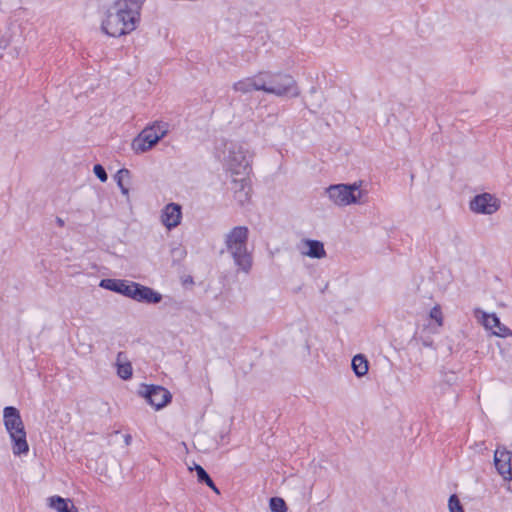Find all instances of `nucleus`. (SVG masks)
I'll use <instances>...</instances> for the list:
<instances>
[{
    "label": "nucleus",
    "instance_id": "nucleus-1",
    "mask_svg": "<svg viewBox=\"0 0 512 512\" xmlns=\"http://www.w3.org/2000/svg\"><path fill=\"white\" fill-rule=\"evenodd\" d=\"M145 0H117L108 9L102 30L109 36L119 37L136 29L140 10Z\"/></svg>",
    "mask_w": 512,
    "mask_h": 512
},
{
    "label": "nucleus",
    "instance_id": "nucleus-2",
    "mask_svg": "<svg viewBox=\"0 0 512 512\" xmlns=\"http://www.w3.org/2000/svg\"><path fill=\"white\" fill-rule=\"evenodd\" d=\"M249 230L245 226H236L224 238L225 248L232 257L239 271L248 274L251 271L253 258L248 251Z\"/></svg>",
    "mask_w": 512,
    "mask_h": 512
},
{
    "label": "nucleus",
    "instance_id": "nucleus-3",
    "mask_svg": "<svg viewBox=\"0 0 512 512\" xmlns=\"http://www.w3.org/2000/svg\"><path fill=\"white\" fill-rule=\"evenodd\" d=\"M260 91L277 97H298L300 89L296 80L289 74L262 71L258 73Z\"/></svg>",
    "mask_w": 512,
    "mask_h": 512
},
{
    "label": "nucleus",
    "instance_id": "nucleus-4",
    "mask_svg": "<svg viewBox=\"0 0 512 512\" xmlns=\"http://www.w3.org/2000/svg\"><path fill=\"white\" fill-rule=\"evenodd\" d=\"M3 421L12 442L13 454L17 456L27 454L29 445L19 410L13 406L5 407L3 410Z\"/></svg>",
    "mask_w": 512,
    "mask_h": 512
},
{
    "label": "nucleus",
    "instance_id": "nucleus-5",
    "mask_svg": "<svg viewBox=\"0 0 512 512\" xmlns=\"http://www.w3.org/2000/svg\"><path fill=\"white\" fill-rule=\"evenodd\" d=\"M252 155L244 144L228 142L225 144L223 161L226 168L236 175H247L250 171Z\"/></svg>",
    "mask_w": 512,
    "mask_h": 512
},
{
    "label": "nucleus",
    "instance_id": "nucleus-6",
    "mask_svg": "<svg viewBox=\"0 0 512 512\" xmlns=\"http://www.w3.org/2000/svg\"><path fill=\"white\" fill-rule=\"evenodd\" d=\"M168 132L167 125L162 122H155L153 125L144 128L136 136L131 144L136 154H142L152 149Z\"/></svg>",
    "mask_w": 512,
    "mask_h": 512
},
{
    "label": "nucleus",
    "instance_id": "nucleus-7",
    "mask_svg": "<svg viewBox=\"0 0 512 512\" xmlns=\"http://www.w3.org/2000/svg\"><path fill=\"white\" fill-rule=\"evenodd\" d=\"M329 199L337 206H347L360 203L365 193L360 189V184H336L326 188Z\"/></svg>",
    "mask_w": 512,
    "mask_h": 512
},
{
    "label": "nucleus",
    "instance_id": "nucleus-8",
    "mask_svg": "<svg viewBox=\"0 0 512 512\" xmlns=\"http://www.w3.org/2000/svg\"><path fill=\"white\" fill-rule=\"evenodd\" d=\"M139 393L157 410L165 407L171 401L170 392L162 386L144 385Z\"/></svg>",
    "mask_w": 512,
    "mask_h": 512
},
{
    "label": "nucleus",
    "instance_id": "nucleus-9",
    "mask_svg": "<svg viewBox=\"0 0 512 512\" xmlns=\"http://www.w3.org/2000/svg\"><path fill=\"white\" fill-rule=\"evenodd\" d=\"M470 209L475 213L491 215L499 209V202L493 195L483 193L472 199Z\"/></svg>",
    "mask_w": 512,
    "mask_h": 512
},
{
    "label": "nucleus",
    "instance_id": "nucleus-10",
    "mask_svg": "<svg viewBox=\"0 0 512 512\" xmlns=\"http://www.w3.org/2000/svg\"><path fill=\"white\" fill-rule=\"evenodd\" d=\"M512 452L505 447H498L494 452V465L497 472L502 476L503 480L510 481L512 479Z\"/></svg>",
    "mask_w": 512,
    "mask_h": 512
},
{
    "label": "nucleus",
    "instance_id": "nucleus-11",
    "mask_svg": "<svg viewBox=\"0 0 512 512\" xmlns=\"http://www.w3.org/2000/svg\"><path fill=\"white\" fill-rule=\"evenodd\" d=\"M181 219L182 207L178 203H169L161 211V223L168 230H172L180 225Z\"/></svg>",
    "mask_w": 512,
    "mask_h": 512
},
{
    "label": "nucleus",
    "instance_id": "nucleus-12",
    "mask_svg": "<svg viewBox=\"0 0 512 512\" xmlns=\"http://www.w3.org/2000/svg\"><path fill=\"white\" fill-rule=\"evenodd\" d=\"M129 298L138 302L157 304L161 302L162 295L150 287L133 282Z\"/></svg>",
    "mask_w": 512,
    "mask_h": 512
},
{
    "label": "nucleus",
    "instance_id": "nucleus-13",
    "mask_svg": "<svg viewBox=\"0 0 512 512\" xmlns=\"http://www.w3.org/2000/svg\"><path fill=\"white\" fill-rule=\"evenodd\" d=\"M302 245L307 248V250H301L305 256L321 259L326 255L323 243L318 240L307 239L302 242Z\"/></svg>",
    "mask_w": 512,
    "mask_h": 512
},
{
    "label": "nucleus",
    "instance_id": "nucleus-14",
    "mask_svg": "<svg viewBox=\"0 0 512 512\" xmlns=\"http://www.w3.org/2000/svg\"><path fill=\"white\" fill-rule=\"evenodd\" d=\"M259 82L260 81L258 80V74H256L252 77H247L234 83L233 89L236 92H240L243 94L250 93L252 91H260Z\"/></svg>",
    "mask_w": 512,
    "mask_h": 512
},
{
    "label": "nucleus",
    "instance_id": "nucleus-15",
    "mask_svg": "<svg viewBox=\"0 0 512 512\" xmlns=\"http://www.w3.org/2000/svg\"><path fill=\"white\" fill-rule=\"evenodd\" d=\"M117 375L123 379L128 380L132 377V365L124 352H119L116 358Z\"/></svg>",
    "mask_w": 512,
    "mask_h": 512
},
{
    "label": "nucleus",
    "instance_id": "nucleus-16",
    "mask_svg": "<svg viewBox=\"0 0 512 512\" xmlns=\"http://www.w3.org/2000/svg\"><path fill=\"white\" fill-rule=\"evenodd\" d=\"M48 505L57 512H78L71 500L64 499L57 495L48 498Z\"/></svg>",
    "mask_w": 512,
    "mask_h": 512
},
{
    "label": "nucleus",
    "instance_id": "nucleus-17",
    "mask_svg": "<svg viewBox=\"0 0 512 512\" xmlns=\"http://www.w3.org/2000/svg\"><path fill=\"white\" fill-rule=\"evenodd\" d=\"M351 367L357 377H362L368 372V361L362 354L355 355Z\"/></svg>",
    "mask_w": 512,
    "mask_h": 512
},
{
    "label": "nucleus",
    "instance_id": "nucleus-18",
    "mask_svg": "<svg viewBox=\"0 0 512 512\" xmlns=\"http://www.w3.org/2000/svg\"><path fill=\"white\" fill-rule=\"evenodd\" d=\"M115 180L121 190V193L124 196L128 197L129 196L128 184L130 181V171L125 168L120 169L115 175Z\"/></svg>",
    "mask_w": 512,
    "mask_h": 512
},
{
    "label": "nucleus",
    "instance_id": "nucleus-19",
    "mask_svg": "<svg viewBox=\"0 0 512 512\" xmlns=\"http://www.w3.org/2000/svg\"><path fill=\"white\" fill-rule=\"evenodd\" d=\"M475 312L482 314V324L486 329L493 330L497 325L500 324V320L495 314H487L478 309Z\"/></svg>",
    "mask_w": 512,
    "mask_h": 512
},
{
    "label": "nucleus",
    "instance_id": "nucleus-20",
    "mask_svg": "<svg viewBox=\"0 0 512 512\" xmlns=\"http://www.w3.org/2000/svg\"><path fill=\"white\" fill-rule=\"evenodd\" d=\"M269 506L272 512H287L286 503L280 497H272Z\"/></svg>",
    "mask_w": 512,
    "mask_h": 512
},
{
    "label": "nucleus",
    "instance_id": "nucleus-21",
    "mask_svg": "<svg viewBox=\"0 0 512 512\" xmlns=\"http://www.w3.org/2000/svg\"><path fill=\"white\" fill-rule=\"evenodd\" d=\"M194 470L196 471L197 479L200 483L212 486V479L202 466L195 464Z\"/></svg>",
    "mask_w": 512,
    "mask_h": 512
},
{
    "label": "nucleus",
    "instance_id": "nucleus-22",
    "mask_svg": "<svg viewBox=\"0 0 512 512\" xmlns=\"http://www.w3.org/2000/svg\"><path fill=\"white\" fill-rule=\"evenodd\" d=\"M239 183L241 188L239 191L235 192V198L238 200L240 204L243 205L249 199L248 191L245 190L246 179H240Z\"/></svg>",
    "mask_w": 512,
    "mask_h": 512
},
{
    "label": "nucleus",
    "instance_id": "nucleus-23",
    "mask_svg": "<svg viewBox=\"0 0 512 512\" xmlns=\"http://www.w3.org/2000/svg\"><path fill=\"white\" fill-rule=\"evenodd\" d=\"M120 282L121 279H102L99 286L117 293Z\"/></svg>",
    "mask_w": 512,
    "mask_h": 512
},
{
    "label": "nucleus",
    "instance_id": "nucleus-24",
    "mask_svg": "<svg viewBox=\"0 0 512 512\" xmlns=\"http://www.w3.org/2000/svg\"><path fill=\"white\" fill-rule=\"evenodd\" d=\"M448 507L450 512H464L463 506L455 494L450 496Z\"/></svg>",
    "mask_w": 512,
    "mask_h": 512
},
{
    "label": "nucleus",
    "instance_id": "nucleus-25",
    "mask_svg": "<svg viewBox=\"0 0 512 512\" xmlns=\"http://www.w3.org/2000/svg\"><path fill=\"white\" fill-rule=\"evenodd\" d=\"M132 286H133V281L121 279L117 293L122 294L126 297H130Z\"/></svg>",
    "mask_w": 512,
    "mask_h": 512
},
{
    "label": "nucleus",
    "instance_id": "nucleus-26",
    "mask_svg": "<svg viewBox=\"0 0 512 512\" xmlns=\"http://www.w3.org/2000/svg\"><path fill=\"white\" fill-rule=\"evenodd\" d=\"M430 318L435 320L439 326H442L443 324V315L441 311V307L439 305L434 306L430 310Z\"/></svg>",
    "mask_w": 512,
    "mask_h": 512
},
{
    "label": "nucleus",
    "instance_id": "nucleus-27",
    "mask_svg": "<svg viewBox=\"0 0 512 512\" xmlns=\"http://www.w3.org/2000/svg\"><path fill=\"white\" fill-rule=\"evenodd\" d=\"M493 334L499 337H507L512 335V331L500 322L499 325L494 328Z\"/></svg>",
    "mask_w": 512,
    "mask_h": 512
},
{
    "label": "nucleus",
    "instance_id": "nucleus-28",
    "mask_svg": "<svg viewBox=\"0 0 512 512\" xmlns=\"http://www.w3.org/2000/svg\"><path fill=\"white\" fill-rule=\"evenodd\" d=\"M93 172L101 182L107 181L108 176L102 165L96 164L93 168Z\"/></svg>",
    "mask_w": 512,
    "mask_h": 512
},
{
    "label": "nucleus",
    "instance_id": "nucleus-29",
    "mask_svg": "<svg viewBox=\"0 0 512 512\" xmlns=\"http://www.w3.org/2000/svg\"><path fill=\"white\" fill-rule=\"evenodd\" d=\"M215 493L219 494V489L215 486L214 482L212 481V486H209Z\"/></svg>",
    "mask_w": 512,
    "mask_h": 512
},
{
    "label": "nucleus",
    "instance_id": "nucleus-30",
    "mask_svg": "<svg viewBox=\"0 0 512 512\" xmlns=\"http://www.w3.org/2000/svg\"><path fill=\"white\" fill-rule=\"evenodd\" d=\"M56 221H57V224H58L59 226H61V227H62V226H64V221H63L61 218H57V220H56Z\"/></svg>",
    "mask_w": 512,
    "mask_h": 512
},
{
    "label": "nucleus",
    "instance_id": "nucleus-31",
    "mask_svg": "<svg viewBox=\"0 0 512 512\" xmlns=\"http://www.w3.org/2000/svg\"><path fill=\"white\" fill-rule=\"evenodd\" d=\"M130 440H131V436H129V435H128V436H126V438H125V442H126V444H129V443H130Z\"/></svg>",
    "mask_w": 512,
    "mask_h": 512
},
{
    "label": "nucleus",
    "instance_id": "nucleus-32",
    "mask_svg": "<svg viewBox=\"0 0 512 512\" xmlns=\"http://www.w3.org/2000/svg\"><path fill=\"white\" fill-rule=\"evenodd\" d=\"M423 344H424L425 346H430V345H431V343L426 342V341H424V342H423Z\"/></svg>",
    "mask_w": 512,
    "mask_h": 512
}]
</instances>
